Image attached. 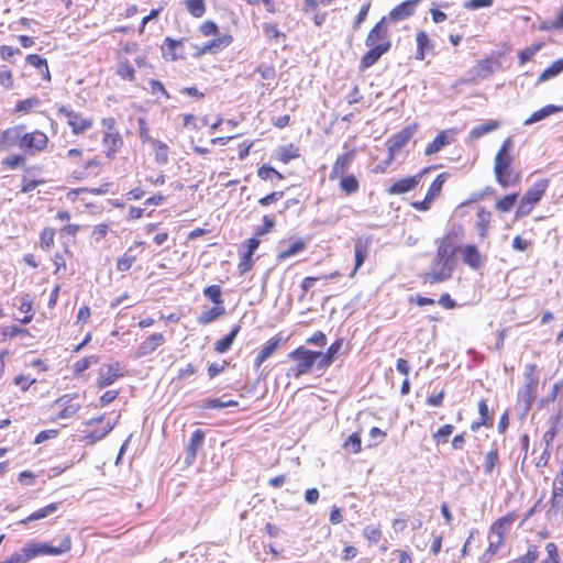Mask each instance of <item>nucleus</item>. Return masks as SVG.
<instances>
[{"label":"nucleus","mask_w":563,"mask_h":563,"mask_svg":"<svg viewBox=\"0 0 563 563\" xmlns=\"http://www.w3.org/2000/svg\"><path fill=\"white\" fill-rule=\"evenodd\" d=\"M517 516L516 514H508L501 518H499L497 521L493 523L490 527V534H494L495 537H501L504 540L505 532L510 528V526L515 522Z\"/></svg>","instance_id":"obj_28"},{"label":"nucleus","mask_w":563,"mask_h":563,"mask_svg":"<svg viewBox=\"0 0 563 563\" xmlns=\"http://www.w3.org/2000/svg\"><path fill=\"white\" fill-rule=\"evenodd\" d=\"M512 146L514 140L511 136H509L503 142L494 161V173L496 181L503 188H508L509 186L516 185L520 178L519 174H516L515 177H511V173L509 172L514 161L512 156L510 155V150Z\"/></svg>","instance_id":"obj_1"},{"label":"nucleus","mask_w":563,"mask_h":563,"mask_svg":"<svg viewBox=\"0 0 563 563\" xmlns=\"http://www.w3.org/2000/svg\"><path fill=\"white\" fill-rule=\"evenodd\" d=\"M540 49V46H530L519 52L518 57L521 65L526 64Z\"/></svg>","instance_id":"obj_63"},{"label":"nucleus","mask_w":563,"mask_h":563,"mask_svg":"<svg viewBox=\"0 0 563 563\" xmlns=\"http://www.w3.org/2000/svg\"><path fill=\"white\" fill-rule=\"evenodd\" d=\"M459 252L463 263L472 269H478L483 265V257L475 245L466 244L461 246Z\"/></svg>","instance_id":"obj_22"},{"label":"nucleus","mask_w":563,"mask_h":563,"mask_svg":"<svg viewBox=\"0 0 563 563\" xmlns=\"http://www.w3.org/2000/svg\"><path fill=\"white\" fill-rule=\"evenodd\" d=\"M421 0H406L396 5L388 14L387 20L397 23L412 16Z\"/></svg>","instance_id":"obj_14"},{"label":"nucleus","mask_w":563,"mask_h":563,"mask_svg":"<svg viewBox=\"0 0 563 563\" xmlns=\"http://www.w3.org/2000/svg\"><path fill=\"white\" fill-rule=\"evenodd\" d=\"M538 386V379L531 374L525 375V385L518 391V404L523 406V412H528L534 399V389Z\"/></svg>","instance_id":"obj_10"},{"label":"nucleus","mask_w":563,"mask_h":563,"mask_svg":"<svg viewBox=\"0 0 563 563\" xmlns=\"http://www.w3.org/2000/svg\"><path fill=\"white\" fill-rule=\"evenodd\" d=\"M47 135L42 131L36 130L31 133L23 134L21 148L29 154H34L44 151L47 146Z\"/></svg>","instance_id":"obj_8"},{"label":"nucleus","mask_w":563,"mask_h":563,"mask_svg":"<svg viewBox=\"0 0 563 563\" xmlns=\"http://www.w3.org/2000/svg\"><path fill=\"white\" fill-rule=\"evenodd\" d=\"M453 430L454 427L452 424H444L435 433H433V439L438 444L445 443L448 438L453 433Z\"/></svg>","instance_id":"obj_55"},{"label":"nucleus","mask_w":563,"mask_h":563,"mask_svg":"<svg viewBox=\"0 0 563 563\" xmlns=\"http://www.w3.org/2000/svg\"><path fill=\"white\" fill-rule=\"evenodd\" d=\"M563 111L562 106L548 104L537 111H534L525 122L523 125H531L533 123L540 122L552 114L559 113Z\"/></svg>","instance_id":"obj_26"},{"label":"nucleus","mask_w":563,"mask_h":563,"mask_svg":"<svg viewBox=\"0 0 563 563\" xmlns=\"http://www.w3.org/2000/svg\"><path fill=\"white\" fill-rule=\"evenodd\" d=\"M58 509V504L53 503L49 504L41 509H37L36 511L32 512L29 517L21 520L20 523L27 525L31 521L40 520L43 518H46L47 516L52 515Z\"/></svg>","instance_id":"obj_36"},{"label":"nucleus","mask_w":563,"mask_h":563,"mask_svg":"<svg viewBox=\"0 0 563 563\" xmlns=\"http://www.w3.org/2000/svg\"><path fill=\"white\" fill-rule=\"evenodd\" d=\"M504 540L501 537H495L494 534L489 533V545L486 549V551L482 554L479 558V563H489L494 555L497 553L499 548L503 545Z\"/></svg>","instance_id":"obj_33"},{"label":"nucleus","mask_w":563,"mask_h":563,"mask_svg":"<svg viewBox=\"0 0 563 563\" xmlns=\"http://www.w3.org/2000/svg\"><path fill=\"white\" fill-rule=\"evenodd\" d=\"M518 199V194L506 195L496 202V209L500 212H508L512 209Z\"/></svg>","instance_id":"obj_46"},{"label":"nucleus","mask_w":563,"mask_h":563,"mask_svg":"<svg viewBox=\"0 0 563 563\" xmlns=\"http://www.w3.org/2000/svg\"><path fill=\"white\" fill-rule=\"evenodd\" d=\"M417 131V124H410L387 140L388 152L391 157H396Z\"/></svg>","instance_id":"obj_7"},{"label":"nucleus","mask_w":563,"mask_h":563,"mask_svg":"<svg viewBox=\"0 0 563 563\" xmlns=\"http://www.w3.org/2000/svg\"><path fill=\"white\" fill-rule=\"evenodd\" d=\"M55 231L51 228H46L40 235L41 246L44 250H49L54 245Z\"/></svg>","instance_id":"obj_54"},{"label":"nucleus","mask_w":563,"mask_h":563,"mask_svg":"<svg viewBox=\"0 0 563 563\" xmlns=\"http://www.w3.org/2000/svg\"><path fill=\"white\" fill-rule=\"evenodd\" d=\"M205 441V432L200 429H197L191 434L189 442L186 446V455H185V463L187 465L194 464L197 457V452L199 449H201Z\"/></svg>","instance_id":"obj_19"},{"label":"nucleus","mask_w":563,"mask_h":563,"mask_svg":"<svg viewBox=\"0 0 563 563\" xmlns=\"http://www.w3.org/2000/svg\"><path fill=\"white\" fill-rule=\"evenodd\" d=\"M279 343L280 339L272 338L263 345L260 353L267 360L277 350Z\"/></svg>","instance_id":"obj_57"},{"label":"nucleus","mask_w":563,"mask_h":563,"mask_svg":"<svg viewBox=\"0 0 563 563\" xmlns=\"http://www.w3.org/2000/svg\"><path fill=\"white\" fill-rule=\"evenodd\" d=\"M428 169H423L421 173H419L416 176L406 177L402 179L397 180L388 188L389 195H401L411 191L417 187L419 184L420 178L424 173H427Z\"/></svg>","instance_id":"obj_20"},{"label":"nucleus","mask_w":563,"mask_h":563,"mask_svg":"<svg viewBox=\"0 0 563 563\" xmlns=\"http://www.w3.org/2000/svg\"><path fill=\"white\" fill-rule=\"evenodd\" d=\"M391 43L368 46L369 51L361 59V69L372 67L377 60L389 51Z\"/></svg>","instance_id":"obj_23"},{"label":"nucleus","mask_w":563,"mask_h":563,"mask_svg":"<svg viewBox=\"0 0 563 563\" xmlns=\"http://www.w3.org/2000/svg\"><path fill=\"white\" fill-rule=\"evenodd\" d=\"M385 43H390V40L387 26V18L383 16L380 21H378L369 31L365 40V44L366 46H375Z\"/></svg>","instance_id":"obj_13"},{"label":"nucleus","mask_w":563,"mask_h":563,"mask_svg":"<svg viewBox=\"0 0 563 563\" xmlns=\"http://www.w3.org/2000/svg\"><path fill=\"white\" fill-rule=\"evenodd\" d=\"M102 126L104 134L102 137V144L106 148V155L112 158L119 147L122 145V139L115 129V121L112 118H106L102 120Z\"/></svg>","instance_id":"obj_4"},{"label":"nucleus","mask_w":563,"mask_h":563,"mask_svg":"<svg viewBox=\"0 0 563 563\" xmlns=\"http://www.w3.org/2000/svg\"><path fill=\"white\" fill-rule=\"evenodd\" d=\"M454 267L444 260H440L438 255L432 261L430 272L427 274V279L430 283H439L449 279L452 276Z\"/></svg>","instance_id":"obj_11"},{"label":"nucleus","mask_w":563,"mask_h":563,"mask_svg":"<svg viewBox=\"0 0 563 563\" xmlns=\"http://www.w3.org/2000/svg\"><path fill=\"white\" fill-rule=\"evenodd\" d=\"M99 362V357L97 355L86 356L84 358L78 360L74 364V372L76 374H80L88 369L92 364H97Z\"/></svg>","instance_id":"obj_48"},{"label":"nucleus","mask_w":563,"mask_h":563,"mask_svg":"<svg viewBox=\"0 0 563 563\" xmlns=\"http://www.w3.org/2000/svg\"><path fill=\"white\" fill-rule=\"evenodd\" d=\"M239 402L236 400L223 401L219 398L205 399L200 402L199 408L202 409H222L228 407H236Z\"/></svg>","instance_id":"obj_40"},{"label":"nucleus","mask_w":563,"mask_h":563,"mask_svg":"<svg viewBox=\"0 0 563 563\" xmlns=\"http://www.w3.org/2000/svg\"><path fill=\"white\" fill-rule=\"evenodd\" d=\"M112 429H113V424L108 423L107 427L104 428V430H102V431H99V430L92 431L89 434H87L84 438V440L88 444H93L97 441L103 439Z\"/></svg>","instance_id":"obj_52"},{"label":"nucleus","mask_w":563,"mask_h":563,"mask_svg":"<svg viewBox=\"0 0 563 563\" xmlns=\"http://www.w3.org/2000/svg\"><path fill=\"white\" fill-rule=\"evenodd\" d=\"M498 462V451L494 449L485 455L484 472L485 474H492Z\"/></svg>","instance_id":"obj_50"},{"label":"nucleus","mask_w":563,"mask_h":563,"mask_svg":"<svg viewBox=\"0 0 563 563\" xmlns=\"http://www.w3.org/2000/svg\"><path fill=\"white\" fill-rule=\"evenodd\" d=\"M492 213L485 208L481 207L477 211L476 229L481 240H484L488 233Z\"/></svg>","instance_id":"obj_31"},{"label":"nucleus","mask_w":563,"mask_h":563,"mask_svg":"<svg viewBox=\"0 0 563 563\" xmlns=\"http://www.w3.org/2000/svg\"><path fill=\"white\" fill-rule=\"evenodd\" d=\"M538 549L536 545H530L527 553L520 558L509 561V563H533L538 559Z\"/></svg>","instance_id":"obj_53"},{"label":"nucleus","mask_w":563,"mask_h":563,"mask_svg":"<svg viewBox=\"0 0 563 563\" xmlns=\"http://www.w3.org/2000/svg\"><path fill=\"white\" fill-rule=\"evenodd\" d=\"M317 356V351H311L303 346L291 351L288 357L295 362V365L287 369L286 376L288 378H299L302 375L309 374L314 366Z\"/></svg>","instance_id":"obj_3"},{"label":"nucleus","mask_w":563,"mask_h":563,"mask_svg":"<svg viewBox=\"0 0 563 563\" xmlns=\"http://www.w3.org/2000/svg\"><path fill=\"white\" fill-rule=\"evenodd\" d=\"M344 448L352 453H358L361 451V438L357 433H352L344 442Z\"/></svg>","instance_id":"obj_59"},{"label":"nucleus","mask_w":563,"mask_h":563,"mask_svg":"<svg viewBox=\"0 0 563 563\" xmlns=\"http://www.w3.org/2000/svg\"><path fill=\"white\" fill-rule=\"evenodd\" d=\"M372 244V238L369 236H361L354 243V257L355 265L354 269L351 273V276H354L358 268L364 264L365 260L368 256V252Z\"/></svg>","instance_id":"obj_17"},{"label":"nucleus","mask_w":563,"mask_h":563,"mask_svg":"<svg viewBox=\"0 0 563 563\" xmlns=\"http://www.w3.org/2000/svg\"><path fill=\"white\" fill-rule=\"evenodd\" d=\"M495 65H497V63L492 59H483L478 62L476 66V74L481 77H487L495 71Z\"/></svg>","instance_id":"obj_49"},{"label":"nucleus","mask_w":563,"mask_h":563,"mask_svg":"<svg viewBox=\"0 0 563 563\" xmlns=\"http://www.w3.org/2000/svg\"><path fill=\"white\" fill-rule=\"evenodd\" d=\"M232 43V36L229 34H224L218 36L217 38L210 40L203 43L201 46H196V56H201L205 54H216L228 47Z\"/></svg>","instance_id":"obj_16"},{"label":"nucleus","mask_w":563,"mask_h":563,"mask_svg":"<svg viewBox=\"0 0 563 563\" xmlns=\"http://www.w3.org/2000/svg\"><path fill=\"white\" fill-rule=\"evenodd\" d=\"M58 114H63L66 118L67 124L70 126L71 132L75 135L82 134L92 126L91 119L84 117L81 113L76 112L68 107H59Z\"/></svg>","instance_id":"obj_6"},{"label":"nucleus","mask_w":563,"mask_h":563,"mask_svg":"<svg viewBox=\"0 0 563 563\" xmlns=\"http://www.w3.org/2000/svg\"><path fill=\"white\" fill-rule=\"evenodd\" d=\"M500 128V122L497 120H487L481 125L474 126L470 131V137L473 140H477L482 137L483 135L493 132Z\"/></svg>","instance_id":"obj_35"},{"label":"nucleus","mask_w":563,"mask_h":563,"mask_svg":"<svg viewBox=\"0 0 563 563\" xmlns=\"http://www.w3.org/2000/svg\"><path fill=\"white\" fill-rule=\"evenodd\" d=\"M275 225V219L271 216L263 217V225L258 227L255 231L256 235H264L269 232Z\"/></svg>","instance_id":"obj_61"},{"label":"nucleus","mask_w":563,"mask_h":563,"mask_svg":"<svg viewBox=\"0 0 563 563\" xmlns=\"http://www.w3.org/2000/svg\"><path fill=\"white\" fill-rule=\"evenodd\" d=\"M446 177H448V175L445 173L438 175V177L433 180V183L429 187L428 192L426 195L428 197V200L433 201L440 195Z\"/></svg>","instance_id":"obj_42"},{"label":"nucleus","mask_w":563,"mask_h":563,"mask_svg":"<svg viewBox=\"0 0 563 563\" xmlns=\"http://www.w3.org/2000/svg\"><path fill=\"white\" fill-rule=\"evenodd\" d=\"M41 104V100L38 97H31L24 100L18 101L15 104L16 112H29L32 109L37 108Z\"/></svg>","instance_id":"obj_47"},{"label":"nucleus","mask_w":563,"mask_h":563,"mask_svg":"<svg viewBox=\"0 0 563 563\" xmlns=\"http://www.w3.org/2000/svg\"><path fill=\"white\" fill-rule=\"evenodd\" d=\"M71 550V538L69 534L63 536L56 545L48 543L27 542L22 549V555L25 563L40 555H60Z\"/></svg>","instance_id":"obj_2"},{"label":"nucleus","mask_w":563,"mask_h":563,"mask_svg":"<svg viewBox=\"0 0 563 563\" xmlns=\"http://www.w3.org/2000/svg\"><path fill=\"white\" fill-rule=\"evenodd\" d=\"M549 186L548 179L536 181L523 195V199L532 205L538 203Z\"/></svg>","instance_id":"obj_25"},{"label":"nucleus","mask_w":563,"mask_h":563,"mask_svg":"<svg viewBox=\"0 0 563 563\" xmlns=\"http://www.w3.org/2000/svg\"><path fill=\"white\" fill-rule=\"evenodd\" d=\"M563 514V479L556 477L552 485V497L550 506L545 511V517L552 525L558 522L559 517Z\"/></svg>","instance_id":"obj_5"},{"label":"nucleus","mask_w":563,"mask_h":563,"mask_svg":"<svg viewBox=\"0 0 563 563\" xmlns=\"http://www.w3.org/2000/svg\"><path fill=\"white\" fill-rule=\"evenodd\" d=\"M187 40H174L166 37L162 44V55L166 60H178L186 57V44Z\"/></svg>","instance_id":"obj_9"},{"label":"nucleus","mask_w":563,"mask_h":563,"mask_svg":"<svg viewBox=\"0 0 563 563\" xmlns=\"http://www.w3.org/2000/svg\"><path fill=\"white\" fill-rule=\"evenodd\" d=\"M417 51L416 59L423 60L428 52L434 48V44L424 31H419L416 35Z\"/></svg>","instance_id":"obj_27"},{"label":"nucleus","mask_w":563,"mask_h":563,"mask_svg":"<svg viewBox=\"0 0 563 563\" xmlns=\"http://www.w3.org/2000/svg\"><path fill=\"white\" fill-rule=\"evenodd\" d=\"M446 144H449V140L444 132L438 134L434 140L427 146L424 154L432 155L440 152Z\"/></svg>","instance_id":"obj_41"},{"label":"nucleus","mask_w":563,"mask_h":563,"mask_svg":"<svg viewBox=\"0 0 563 563\" xmlns=\"http://www.w3.org/2000/svg\"><path fill=\"white\" fill-rule=\"evenodd\" d=\"M305 249H306L305 242L301 239H297L295 241H291L287 245V247L280 250V252L278 254V258L279 260H286V258H288L290 256H294V255L300 253Z\"/></svg>","instance_id":"obj_39"},{"label":"nucleus","mask_w":563,"mask_h":563,"mask_svg":"<svg viewBox=\"0 0 563 563\" xmlns=\"http://www.w3.org/2000/svg\"><path fill=\"white\" fill-rule=\"evenodd\" d=\"M123 375L124 374L119 362L103 366L98 372L97 386L101 389L106 388Z\"/></svg>","instance_id":"obj_12"},{"label":"nucleus","mask_w":563,"mask_h":563,"mask_svg":"<svg viewBox=\"0 0 563 563\" xmlns=\"http://www.w3.org/2000/svg\"><path fill=\"white\" fill-rule=\"evenodd\" d=\"M454 254H455V247H454L453 243L451 242V240L449 238L443 239L437 250L438 257L440 260H444L445 263H449L450 265H452L454 267V265H455Z\"/></svg>","instance_id":"obj_29"},{"label":"nucleus","mask_w":563,"mask_h":563,"mask_svg":"<svg viewBox=\"0 0 563 563\" xmlns=\"http://www.w3.org/2000/svg\"><path fill=\"white\" fill-rule=\"evenodd\" d=\"M354 158H355L354 150H350V151L343 153L342 155H339L332 166V169L329 175V179L334 180L338 177L343 176L347 172L350 166L352 165Z\"/></svg>","instance_id":"obj_18"},{"label":"nucleus","mask_w":563,"mask_h":563,"mask_svg":"<svg viewBox=\"0 0 563 563\" xmlns=\"http://www.w3.org/2000/svg\"><path fill=\"white\" fill-rule=\"evenodd\" d=\"M203 295L210 299L216 306H223L221 298V287L219 285H210L203 289Z\"/></svg>","instance_id":"obj_45"},{"label":"nucleus","mask_w":563,"mask_h":563,"mask_svg":"<svg viewBox=\"0 0 563 563\" xmlns=\"http://www.w3.org/2000/svg\"><path fill=\"white\" fill-rule=\"evenodd\" d=\"M340 189L345 192L346 195H353L355 194L360 188V183L357 178L354 175H343L340 176Z\"/></svg>","instance_id":"obj_38"},{"label":"nucleus","mask_w":563,"mask_h":563,"mask_svg":"<svg viewBox=\"0 0 563 563\" xmlns=\"http://www.w3.org/2000/svg\"><path fill=\"white\" fill-rule=\"evenodd\" d=\"M55 404L62 407V410L57 415L58 419H68L76 415L80 409V404L74 402L73 397L69 395L62 396Z\"/></svg>","instance_id":"obj_24"},{"label":"nucleus","mask_w":563,"mask_h":563,"mask_svg":"<svg viewBox=\"0 0 563 563\" xmlns=\"http://www.w3.org/2000/svg\"><path fill=\"white\" fill-rule=\"evenodd\" d=\"M25 60L29 65L33 66L34 68H36L40 71L43 79H45L47 81L51 80L48 64L44 57H42L37 54H30L26 56Z\"/></svg>","instance_id":"obj_30"},{"label":"nucleus","mask_w":563,"mask_h":563,"mask_svg":"<svg viewBox=\"0 0 563 563\" xmlns=\"http://www.w3.org/2000/svg\"><path fill=\"white\" fill-rule=\"evenodd\" d=\"M317 355L314 366L319 371L328 368L333 363V360L327 353L317 351Z\"/></svg>","instance_id":"obj_60"},{"label":"nucleus","mask_w":563,"mask_h":563,"mask_svg":"<svg viewBox=\"0 0 563 563\" xmlns=\"http://www.w3.org/2000/svg\"><path fill=\"white\" fill-rule=\"evenodd\" d=\"M257 176L263 180H268L272 179L273 177H276L277 179L284 178L280 173H278L275 168L267 165H262L257 169Z\"/></svg>","instance_id":"obj_51"},{"label":"nucleus","mask_w":563,"mask_h":563,"mask_svg":"<svg viewBox=\"0 0 563 563\" xmlns=\"http://www.w3.org/2000/svg\"><path fill=\"white\" fill-rule=\"evenodd\" d=\"M298 156L297 150H292L291 147H282L278 152V158L285 164Z\"/></svg>","instance_id":"obj_62"},{"label":"nucleus","mask_w":563,"mask_h":563,"mask_svg":"<svg viewBox=\"0 0 563 563\" xmlns=\"http://www.w3.org/2000/svg\"><path fill=\"white\" fill-rule=\"evenodd\" d=\"M563 71V58L553 62L540 76V80H548Z\"/></svg>","instance_id":"obj_44"},{"label":"nucleus","mask_w":563,"mask_h":563,"mask_svg":"<svg viewBox=\"0 0 563 563\" xmlns=\"http://www.w3.org/2000/svg\"><path fill=\"white\" fill-rule=\"evenodd\" d=\"M165 336L163 333H153L144 340L135 352V357L141 358L156 351L157 347L163 345Z\"/></svg>","instance_id":"obj_21"},{"label":"nucleus","mask_w":563,"mask_h":563,"mask_svg":"<svg viewBox=\"0 0 563 563\" xmlns=\"http://www.w3.org/2000/svg\"><path fill=\"white\" fill-rule=\"evenodd\" d=\"M23 125L9 128L0 133V150L8 151L12 146H22Z\"/></svg>","instance_id":"obj_15"},{"label":"nucleus","mask_w":563,"mask_h":563,"mask_svg":"<svg viewBox=\"0 0 563 563\" xmlns=\"http://www.w3.org/2000/svg\"><path fill=\"white\" fill-rule=\"evenodd\" d=\"M240 330L241 325L235 324L224 338L218 340L214 343V351H217L218 353H225L227 351H229Z\"/></svg>","instance_id":"obj_32"},{"label":"nucleus","mask_w":563,"mask_h":563,"mask_svg":"<svg viewBox=\"0 0 563 563\" xmlns=\"http://www.w3.org/2000/svg\"><path fill=\"white\" fill-rule=\"evenodd\" d=\"M363 536L373 543H377L382 537L380 529L374 525L366 526L363 530Z\"/></svg>","instance_id":"obj_58"},{"label":"nucleus","mask_w":563,"mask_h":563,"mask_svg":"<svg viewBox=\"0 0 563 563\" xmlns=\"http://www.w3.org/2000/svg\"><path fill=\"white\" fill-rule=\"evenodd\" d=\"M118 75L123 79L133 81L135 78V69L129 64H123L119 67Z\"/></svg>","instance_id":"obj_64"},{"label":"nucleus","mask_w":563,"mask_h":563,"mask_svg":"<svg viewBox=\"0 0 563 563\" xmlns=\"http://www.w3.org/2000/svg\"><path fill=\"white\" fill-rule=\"evenodd\" d=\"M262 29H263L265 36L268 37L269 40L277 41L278 38L286 37L285 33L280 32L275 24L264 23Z\"/></svg>","instance_id":"obj_56"},{"label":"nucleus","mask_w":563,"mask_h":563,"mask_svg":"<svg viewBox=\"0 0 563 563\" xmlns=\"http://www.w3.org/2000/svg\"><path fill=\"white\" fill-rule=\"evenodd\" d=\"M187 11L195 18H201L206 13L205 0H185Z\"/></svg>","instance_id":"obj_43"},{"label":"nucleus","mask_w":563,"mask_h":563,"mask_svg":"<svg viewBox=\"0 0 563 563\" xmlns=\"http://www.w3.org/2000/svg\"><path fill=\"white\" fill-rule=\"evenodd\" d=\"M155 152V162L159 165L168 163V146L159 140H150Z\"/></svg>","instance_id":"obj_37"},{"label":"nucleus","mask_w":563,"mask_h":563,"mask_svg":"<svg viewBox=\"0 0 563 563\" xmlns=\"http://www.w3.org/2000/svg\"><path fill=\"white\" fill-rule=\"evenodd\" d=\"M224 312H225L224 306H219V307L214 306L212 308H208V309L203 310L197 318V321L199 324L206 325V324H209V323L213 322L214 320H217L219 317L224 314Z\"/></svg>","instance_id":"obj_34"}]
</instances>
